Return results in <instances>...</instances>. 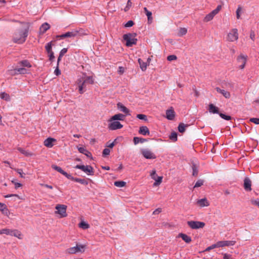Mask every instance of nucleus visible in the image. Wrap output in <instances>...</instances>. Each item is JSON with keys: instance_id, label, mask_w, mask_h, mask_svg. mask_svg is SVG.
<instances>
[{"instance_id": "obj_1", "label": "nucleus", "mask_w": 259, "mask_h": 259, "mask_svg": "<svg viewBox=\"0 0 259 259\" xmlns=\"http://www.w3.org/2000/svg\"><path fill=\"white\" fill-rule=\"evenodd\" d=\"M27 35V29L17 30L13 34V40L15 43L22 44L26 40Z\"/></svg>"}, {"instance_id": "obj_2", "label": "nucleus", "mask_w": 259, "mask_h": 259, "mask_svg": "<svg viewBox=\"0 0 259 259\" xmlns=\"http://www.w3.org/2000/svg\"><path fill=\"white\" fill-rule=\"evenodd\" d=\"M86 248V245L77 244L75 246L67 248L65 252L68 254H75L77 253H83Z\"/></svg>"}, {"instance_id": "obj_3", "label": "nucleus", "mask_w": 259, "mask_h": 259, "mask_svg": "<svg viewBox=\"0 0 259 259\" xmlns=\"http://www.w3.org/2000/svg\"><path fill=\"white\" fill-rule=\"evenodd\" d=\"M135 37V33H128L123 36V39L126 41V46L127 47H130L133 45L136 44L137 39Z\"/></svg>"}, {"instance_id": "obj_4", "label": "nucleus", "mask_w": 259, "mask_h": 259, "mask_svg": "<svg viewBox=\"0 0 259 259\" xmlns=\"http://www.w3.org/2000/svg\"><path fill=\"white\" fill-rule=\"evenodd\" d=\"M67 206L64 204H57L55 206L56 211L55 213L59 215V218H62L67 217Z\"/></svg>"}, {"instance_id": "obj_5", "label": "nucleus", "mask_w": 259, "mask_h": 259, "mask_svg": "<svg viewBox=\"0 0 259 259\" xmlns=\"http://www.w3.org/2000/svg\"><path fill=\"white\" fill-rule=\"evenodd\" d=\"M222 9V6L221 5H218L217 7V8L213 11H212L210 13L208 14L205 16V17L204 18L203 21L205 22H208L213 19L214 17L219 13V12L220 11V10Z\"/></svg>"}, {"instance_id": "obj_6", "label": "nucleus", "mask_w": 259, "mask_h": 259, "mask_svg": "<svg viewBox=\"0 0 259 259\" xmlns=\"http://www.w3.org/2000/svg\"><path fill=\"white\" fill-rule=\"evenodd\" d=\"M109 123L108 124V127L110 130H116L120 129L123 127V125L118 121L116 120H112V117L109 120Z\"/></svg>"}, {"instance_id": "obj_7", "label": "nucleus", "mask_w": 259, "mask_h": 259, "mask_svg": "<svg viewBox=\"0 0 259 259\" xmlns=\"http://www.w3.org/2000/svg\"><path fill=\"white\" fill-rule=\"evenodd\" d=\"M141 153L146 159H154L156 158V155L149 149H141Z\"/></svg>"}, {"instance_id": "obj_8", "label": "nucleus", "mask_w": 259, "mask_h": 259, "mask_svg": "<svg viewBox=\"0 0 259 259\" xmlns=\"http://www.w3.org/2000/svg\"><path fill=\"white\" fill-rule=\"evenodd\" d=\"M187 224L192 229H201L205 226V223L204 222L199 221H188Z\"/></svg>"}, {"instance_id": "obj_9", "label": "nucleus", "mask_w": 259, "mask_h": 259, "mask_svg": "<svg viewBox=\"0 0 259 259\" xmlns=\"http://www.w3.org/2000/svg\"><path fill=\"white\" fill-rule=\"evenodd\" d=\"M238 39V30L236 28L232 29L227 35V39L229 41H234Z\"/></svg>"}, {"instance_id": "obj_10", "label": "nucleus", "mask_w": 259, "mask_h": 259, "mask_svg": "<svg viewBox=\"0 0 259 259\" xmlns=\"http://www.w3.org/2000/svg\"><path fill=\"white\" fill-rule=\"evenodd\" d=\"M74 168L81 169L88 175H93L94 173L93 168L90 165H76Z\"/></svg>"}, {"instance_id": "obj_11", "label": "nucleus", "mask_w": 259, "mask_h": 259, "mask_svg": "<svg viewBox=\"0 0 259 259\" xmlns=\"http://www.w3.org/2000/svg\"><path fill=\"white\" fill-rule=\"evenodd\" d=\"M150 176L151 178L155 180V182L153 184V186H157L159 185L162 182V177L158 176L156 175V170H153L150 173Z\"/></svg>"}, {"instance_id": "obj_12", "label": "nucleus", "mask_w": 259, "mask_h": 259, "mask_svg": "<svg viewBox=\"0 0 259 259\" xmlns=\"http://www.w3.org/2000/svg\"><path fill=\"white\" fill-rule=\"evenodd\" d=\"M247 56L245 55H240L237 58V62L239 64V68L240 69H243L245 67L246 63L247 62Z\"/></svg>"}, {"instance_id": "obj_13", "label": "nucleus", "mask_w": 259, "mask_h": 259, "mask_svg": "<svg viewBox=\"0 0 259 259\" xmlns=\"http://www.w3.org/2000/svg\"><path fill=\"white\" fill-rule=\"evenodd\" d=\"M78 33V31L77 30H74L70 32H67L64 34L57 35L56 36L57 38H64L66 37H75L77 34Z\"/></svg>"}, {"instance_id": "obj_14", "label": "nucleus", "mask_w": 259, "mask_h": 259, "mask_svg": "<svg viewBox=\"0 0 259 259\" xmlns=\"http://www.w3.org/2000/svg\"><path fill=\"white\" fill-rule=\"evenodd\" d=\"M215 90L218 93L222 94L225 98L229 99L231 97V94L229 92L224 89H221L219 87H217Z\"/></svg>"}, {"instance_id": "obj_15", "label": "nucleus", "mask_w": 259, "mask_h": 259, "mask_svg": "<svg viewBox=\"0 0 259 259\" xmlns=\"http://www.w3.org/2000/svg\"><path fill=\"white\" fill-rule=\"evenodd\" d=\"M251 182L248 178H245L244 180V188L247 191L251 190Z\"/></svg>"}, {"instance_id": "obj_16", "label": "nucleus", "mask_w": 259, "mask_h": 259, "mask_svg": "<svg viewBox=\"0 0 259 259\" xmlns=\"http://www.w3.org/2000/svg\"><path fill=\"white\" fill-rule=\"evenodd\" d=\"M117 107L118 110H119L120 111L124 113L126 115H130L129 109H128L122 103H118L117 104Z\"/></svg>"}, {"instance_id": "obj_17", "label": "nucleus", "mask_w": 259, "mask_h": 259, "mask_svg": "<svg viewBox=\"0 0 259 259\" xmlns=\"http://www.w3.org/2000/svg\"><path fill=\"white\" fill-rule=\"evenodd\" d=\"M196 203L200 207L208 206L209 205V202L205 198L197 200Z\"/></svg>"}, {"instance_id": "obj_18", "label": "nucleus", "mask_w": 259, "mask_h": 259, "mask_svg": "<svg viewBox=\"0 0 259 259\" xmlns=\"http://www.w3.org/2000/svg\"><path fill=\"white\" fill-rule=\"evenodd\" d=\"M56 141V139L52 138H48L44 141V145L47 147L51 148L53 146V142Z\"/></svg>"}, {"instance_id": "obj_19", "label": "nucleus", "mask_w": 259, "mask_h": 259, "mask_svg": "<svg viewBox=\"0 0 259 259\" xmlns=\"http://www.w3.org/2000/svg\"><path fill=\"white\" fill-rule=\"evenodd\" d=\"M0 210L7 217L9 216L10 212L5 204L0 203Z\"/></svg>"}, {"instance_id": "obj_20", "label": "nucleus", "mask_w": 259, "mask_h": 259, "mask_svg": "<svg viewBox=\"0 0 259 259\" xmlns=\"http://www.w3.org/2000/svg\"><path fill=\"white\" fill-rule=\"evenodd\" d=\"M139 133L144 136L149 135L150 132L146 126H142L140 127Z\"/></svg>"}, {"instance_id": "obj_21", "label": "nucleus", "mask_w": 259, "mask_h": 259, "mask_svg": "<svg viewBox=\"0 0 259 259\" xmlns=\"http://www.w3.org/2000/svg\"><path fill=\"white\" fill-rule=\"evenodd\" d=\"M18 64L19 65V66L22 67H24L25 68H30L32 66L30 63L27 60H24L21 61L19 62Z\"/></svg>"}, {"instance_id": "obj_22", "label": "nucleus", "mask_w": 259, "mask_h": 259, "mask_svg": "<svg viewBox=\"0 0 259 259\" xmlns=\"http://www.w3.org/2000/svg\"><path fill=\"white\" fill-rule=\"evenodd\" d=\"M179 237H181L183 240L187 243H189L192 241L191 237L185 234L180 233L179 234Z\"/></svg>"}, {"instance_id": "obj_23", "label": "nucleus", "mask_w": 259, "mask_h": 259, "mask_svg": "<svg viewBox=\"0 0 259 259\" xmlns=\"http://www.w3.org/2000/svg\"><path fill=\"white\" fill-rule=\"evenodd\" d=\"M166 118L168 120H172L175 117V112L174 110L170 109L166 110Z\"/></svg>"}, {"instance_id": "obj_24", "label": "nucleus", "mask_w": 259, "mask_h": 259, "mask_svg": "<svg viewBox=\"0 0 259 259\" xmlns=\"http://www.w3.org/2000/svg\"><path fill=\"white\" fill-rule=\"evenodd\" d=\"M11 236H15L20 239L22 238V235L21 233V232L19 231L16 229L12 230Z\"/></svg>"}, {"instance_id": "obj_25", "label": "nucleus", "mask_w": 259, "mask_h": 259, "mask_svg": "<svg viewBox=\"0 0 259 259\" xmlns=\"http://www.w3.org/2000/svg\"><path fill=\"white\" fill-rule=\"evenodd\" d=\"M138 62L140 65V67L142 71H145L147 69V67L148 65L147 62L143 61L141 59H138Z\"/></svg>"}, {"instance_id": "obj_26", "label": "nucleus", "mask_w": 259, "mask_h": 259, "mask_svg": "<svg viewBox=\"0 0 259 259\" xmlns=\"http://www.w3.org/2000/svg\"><path fill=\"white\" fill-rule=\"evenodd\" d=\"M209 112L213 113V114L219 113L218 108L216 106H215L212 104H210L209 105Z\"/></svg>"}, {"instance_id": "obj_27", "label": "nucleus", "mask_w": 259, "mask_h": 259, "mask_svg": "<svg viewBox=\"0 0 259 259\" xmlns=\"http://www.w3.org/2000/svg\"><path fill=\"white\" fill-rule=\"evenodd\" d=\"M112 120H123L125 116L121 113L116 114L111 117Z\"/></svg>"}, {"instance_id": "obj_28", "label": "nucleus", "mask_w": 259, "mask_h": 259, "mask_svg": "<svg viewBox=\"0 0 259 259\" xmlns=\"http://www.w3.org/2000/svg\"><path fill=\"white\" fill-rule=\"evenodd\" d=\"M81 81L84 82V84L85 83L93 84L94 82V79L92 76H87L84 78H82Z\"/></svg>"}, {"instance_id": "obj_29", "label": "nucleus", "mask_w": 259, "mask_h": 259, "mask_svg": "<svg viewBox=\"0 0 259 259\" xmlns=\"http://www.w3.org/2000/svg\"><path fill=\"white\" fill-rule=\"evenodd\" d=\"M189 126V124L184 123H179V133H184L186 129Z\"/></svg>"}, {"instance_id": "obj_30", "label": "nucleus", "mask_w": 259, "mask_h": 259, "mask_svg": "<svg viewBox=\"0 0 259 259\" xmlns=\"http://www.w3.org/2000/svg\"><path fill=\"white\" fill-rule=\"evenodd\" d=\"M0 98L6 101H9L11 99L9 95L5 92L0 93Z\"/></svg>"}, {"instance_id": "obj_31", "label": "nucleus", "mask_w": 259, "mask_h": 259, "mask_svg": "<svg viewBox=\"0 0 259 259\" xmlns=\"http://www.w3.org/2000/svg\"><path fill=\"white\" fill-rule=\"evenodd\" d=\"M50 25L47 23H45L41 25L40 27V30L42 33H45L47 30L50 28Z\"/></svg>"}, {"instance_id": "obj_32", "label": "nucleus", "mask_w": 259, "mask_h": 259, "mask_svg": "<svg viewBox=\"0 0 259 259\" xmlns=\"http://www.w3.org/2000/svg\"><path fill=\"white\" fill-rule=\"evenodd\" d=\"M79 227L82 229H87L89 228L90 225L84 221H81L78 225Z\"/></svg>"}, {"instance_id": "obj_33", "label": "nucleus", "mask_w": 259, "mask_h": 259, "mask_svg": "<svg viewBox=\"0 0 259 259\" xmlns=\"http://www.w3.org/2000/svg\"><path fill=\"white\" fill-rule=\"evenodd\" d=\"M144 10L146 13V15H147L148 17V20L149 22L152 21V13L148 10V9L145 7L144 8Z\"/></svg>"}, {"instance_id": "obj_34", "label": "nucleus", "mask_w": 259, "mask_h": 259, "mask_svg": "<svg viewBox=\"0 0 259 259\" xmlns=\"http://www.w3.org/2000/svg\"><path fill=\"white\" fill-rule=\"evenodd\" d=\"M78 84H79V85H78L79 92L80 94H82L84 92V91H83V88H84V82H82V81L80 79L79 80H78Z\"/></svg>"}, {"instance_id": "obj_35", "label": "nucleus", "mask_w": 259, "mask_h": 259, "mask_svg": "<svg viewBox=\"0 0 259 259\" xmlns=\"http://www.w3.org/2000/svg\"><path fill=\"white\" fill-rule=\"evenodd\" d=\"M114 184L115 186L117 187L121 188L125 186L126 183L124 181H115L114 183Z\"/></svg>"}, {"instance_id": "obj_36", "label": "nucleus", "mask_w": 259, "mask_h": 259, "mask_svg": "<svg viewBox=\"0 0 259 259\" xmlns=\"http://www.w3.org/2000/svg\"><path fill=\"white\" fill-rule=\"evenodd\" d=\"M52 41H51L49 43H48L46 46H45V49L47 52L48 53H51V52H52Z\"/></svg>"}, {"instance_id": "obj_37", "label": "nucleus", "mask_w": 259, "mask_h": 259, "mask_svg": "<svg viewBox=\"0 0 259 259\" xmlns=\"http://www.w3.org/2000/svg\"><path fill=\"white\" fill-rule=\"evenodd\" d=\"M177 134L176 132H172L169 136V138L172 142H176L177 140Z\"/></svg>"}, {"instance_id": "obj_38", "label": "nucleus", "mask_w": 259, "mask_h": 259, "mask_svg": "<svg viewBox=\"0 0 259 259\" xmlns=\"http://www.w3.org/2000/svg\"><path fill=\"white\" fill-rule=\"evenodd\" d=\"M52 167L57 170V171H58L59 172L61 173V174H62L63 175H64V174L65 172V171L64 170H63L59 166H58L56 165H52Z\"/></svg>"}, {"instance_id": "obj_39", "label": "nucleus", "mask_w": 259, "mask_h": 259, "mask_svg": "<svg viewBox=\"0 0 259 259\" xmlns=\"http://www.w3.org/2000/svg\"><path fill=\"white\" fill-rule=\"evenodd\" d=\"M18 69L17 71H19V74H25L28 73V70L25 68L20 66L19 68H18Z\"/></svg>"}, {"instance_id": "obj_40", "label": "nucleus", "mask_w": 259, "mask_h": 259, "mask_svg": "<svg viewBox=\"0 0 259 259\" xmlns=\"http://www.w3.org/2000/svg\"><path fill=\"white\" fill-rule=\"evenodd\" d=\"M146 141L145 139L143 138H140L138 137H135L134 138V142L135 145L139 143H143Z\"/></svg>"}, {"instance_id": "obj_41", "label": "nucleus", "mask_w": 259, "mask_h": 259, "mask_svg": "<svg viewBox=\"0 0 259 259\" xmlns=\"http://www.w3.org/2000/svg\"><path fill=\"white\" fill-rule=\"evenodd\" d=\"M18 70V68H17L9 70L8 71L10 75H16L19 74V71H17Z\"/></svg>"}, {"instance_id": "obj_42", "label": "nucleus", "mask_w": 259, "mask_h": 259, "mask_svg": "<svg viewBox=\"0 0 259 259\" xmlns=\"http://www.w3.org/2000/svg\"><path fill=\"white\" fill-rule=\"evenodd\" d=\"M74 181L78 182L80 184H84V185H87L88 182L84 179H79V178H74Z\"/></svg>"}, {"instance_id": "obj_43", "label": "nucleus", "mask_w": 259, "mask_h": 259, "mask_svg": "<svg viewBox=\"0 0 259 259\" xmlns=\"http://www.w3.org/2000/svg\"><path fill=\"white\" fill-rule=\"evenodd\" d=\"M187 32V29L186 28H181L179 29V36L185 35Z\"/></svg>"}, {"instance_id": "obj_44", "label": "nucleus", "mask_w": 259, "mask_h": 259, "mask_svg": "<svg viewBox=\"0 0 259 259\" xmlns=\"http://www.w3.org/2000/svg\"><path fill=\"white\" fill-rule=\"evenodd\" d=\"M132 6V3L131 2V0H128L127 2L126 7L124 9V11L125 12L127 11L131 8Z\"/></svg>"}, {"instance_id": "obj_45", "label": "nucleus", "mask_w": 259, "mask_h": 259, "mask_svg": "<svg viewBox=\"0 0 259 259\" xmlns=\"http://www.w3.org/2000/svg\"><path fill=\"white\" fill-rule=\"evenodd\" d=\"M137 117L138 118L140 119H141V120H144L145 121H147V116L145 114H137Z\"/></svg>"}, {"instance_id": "obj_46", "label": "nucleus", "mask_w": 259, "mask_h": 259, "mask_svg": "<svg viewBox=\"0 0 259 259\" xmlns=\"http://www.w3.org/2000/svg\"><path fill=\"white\" fill-rule=\"evenodd\" d=\"M193 169V175L196 176L198 174V167L195 164H193L192 166Z\"/></svg>"}, {"instance_id": "obj_47", "label": "nucleus", "mask_w": 259, "mask_h": 259, "mask_svg": "<svg viewBox=\"0 0 259 259\" xmlns=\"http://www.w3.org/2000/svg\"><path fill=\"white\" fill-rule=\"evenodd\" d=\"M12 229L5 228V229H3L2 231H3V234L11 236V234L12 233Z\"/></svg>"}, {"instance_id": "obj_48", "label": "nucleus", "mask_w": 259, "mask_h": 259, "mask_svg": "<svg viewBox=\"0 0 259 259\" xmlns=\"http://www.w3.org/2000/svg\"><path fill=\"white\" fill-rule=\"evenodd\" d=\"M203 184V181L202 180H198L195 183L194 188H197L201 186Z\"/></svg>"}, {"instance_id": "obj_49", "label": "nucleus", "mask_w": 259, "mask_h": 259, "mask_svg": "<svg viewBox=\"0 0 259 259\" xmlns=\"http://www.w3.org/2000/svg\"><path fill=\"white\" fill-rule=\"evenodd\" d=\"M219 115L221 118H222L223 119H224L225 120H229L231 119V117L230 116L226 115L223 113H220Z\"/></svg>"}, {"instance_id": "obj_50", "label": "nucleus", "mask_w": 259, "mask_h": 259, "mask_svg": "<svg viewBox=\"0 0 259 259\" xmlns=\"http://www.w3.org/2000/svg\"><path fill=\"white\" fill-rule=\"evenodd\" d=\"M110 150L108 148H105L103 151V156L104 157L107 156L110 154Z\"/></svg>"}, {"instance_id": "obj_51", "label": "nucleus", "mask_w": 259, "mask_h": 259, "mask_svg": "<svg viewBox=\"0 0 259 259\" xmlns=\"http://www.w3.org/2000/svg\"><path fill=\"white\" fill-rule=\"evenodd\" d=\"M235 241H225V246H233L235 244Z\"/></svg>"}, {"instance_id": "obj_52", "label": "nucleus", "mask_w": 259, "mask_h": 259, "mask_svg": "<svg viewBox=\"0 0 259 259\" xmlns=\"http://www.w3.org/2000/svg\"><path fill=\"white\" fill-rule=\"evenodd\" d=\"M167 59L169 61H172L173 60H176L177 59V57L176 55H169L167 57Z\"/></svg>"}, {"instance_id": "obj_53", "label": "nucleus", "mask_w": 259, "mask_h": 259, "mask_svg": "<svg viewBox=\"0 0 259 259\" xmlns=\"http://www.w3.org/2000/svg\"><path fill=\"white\" fill-rule=\"evenodd\" d=\"M218 247H221L225 246V241H220L216 243Z\"/></svg>"}, {"instance_id": "obj_54", "label": "nucleus", "mask_w": 259, "mask_h": 259, "mask_svg": "<svg viewBox=\"0 0 259 259\" xmlns=\"http://www.w3.org/2000/svg\"><path fill=\"white\" fill-rule=\"evenodd\" d=\"M251 202L252 204L256 205L259 207V199H255L251 200Z\"/></svg>"}, {"instance_id": "obj_55", "label": "nucleus", "mask_w": 259, "mask_h": 259, "mask_svg": "<svg viewBox=\"0 0 259 259\" xmlns=\"http://www.w3.org/2000/svg\"><path fill=\"white\" fill-rule=\"evenodd\" d=\"M250 121L256 124H259V118H251L250 119Z\"/></svg>"}, {"instance_id": "obj_56", "label": "nucleus", "mask_w": 259, "mask_h": 259, "mask_svg": "<svg viewBox=\"0 0 259 259\" xmlns=\"http://www.w3.org/2000/svg\"><path fill=\"white\" fill-rule=\"evenodd\" d=\"M64 176H65L67 179L74 181V178L73 177H72L71 175L67 174L66 172H65L64 175Z\"/></svg>"}, {"instance_id": "obj_57", "label": "nucleus", "mask_w": 259, "mask_h": 259, "mask_svg": "<svg viewBox=\"0 0 259 259\" xmlns=\"http://www.w3.org/2000/svg\"><path fill=\"white\" fill-rule=\"evenodd\" d=\"M134 22L132 20L128 21L126 23L124 24L125 27H132L134 25Z\"/></svg>"}, {"instance_id": "obj_58", "label": "nucleus", "mask_w": 259, "mask_h": 259, "mask_svg": "<svg viewBox=\"0 0 259 259\" xmlns=\"http://www.w3.org/2000/svg\"><path fill=\"white\" fill-rule=\"evenodd\" d=\"M217 248V244H213L212 245H211V246L207 247L205 249V251H208L209 250H210L211 249H212L213 248Z\"/></svg>"}, {"instance_id": "obj_59", "label": "nucleus", "mask_w": 259, "mask_h": 259, "mask_svg": "<svg viewBox=\"0 0 259 259\" xmlns=\"http://www.w3.org/2000/svg\"><path fill=\"white\" fill-rule=\"evenodd\" d=\"M77 149L80 153H82L83 154L84 153H85V152H87V149L84 147H77Z\"/></svg>"}, {"instance_id": "obj_60", "label": "nucleus", "mask_w": 259, "mask_h": 259, "mask_svg": "<svg viewBox=\"0 0 259 259\" xmlns=\"http://www.w3.org/2000/svg\"><path fill=\"white\" fill-rule=\"evenodd\" d=\"M118 73L120 74H122L124 72V68L123 67L120 66L118 67Z\"/></svg>"}, {"instance_id": "obj_61", "label": "nucleus", "mask_w": 259, "mask_h": 259, "mask_svg": "<svg viewBox=\"0 0 259 259\" xmlns=\"http://www.w3.org/2000/svg\"><path fill=\"white\" fill-rule=\"evenodd\" d=\"M116 140H117L116 139H115L114 141L112 143H111L109 144H108L107 146V147H109L110 148H112L115 146V145L116 144Z\"/></svg>"}, {"instance_id": "obj_62", "label": "nucleus", "mask_w": 259, "mask_h": 259, "mask_svg": "<svg viewBox=\"0 0 259 259\" xmlns=\"http://www.w3.org/2000/svg\"><path fill=\"white\" fill-rule=\"evenodd\" d=\"M12 182L14 184L16 189L22 186V184L20 183L16 182L14 181H12Z\"/></svg>"}, {"instance_id": "obj_63", "label": "nucleus", "mask_w": 259, "mask_h": 259, "mask_svg": "<svg viewBox=\"0 0 259 259\" xmlns=\"http://www.w3.org/2000/svg\"><path fill=\"white\" fill-rule=\"evenodd\" d=\"M67 52V48H63L62 49L60 52L59 55H60L61 56H63L65 53Z\"/></svg>"}, {"instance_id": "obj_64", "label": "nucleus", "mask_w": 259, "mask_h": 259, "mask_svg": "<svg viewBox=\"0 0 259 259\" xmlns=\"http://www.w3.org/2000/svg\"><path fill=\"white\" fill-rule=\"evenodd\" d=\"M223 259H232L231 255L227 253H223Z\"/></svg>"}]
</instances>
